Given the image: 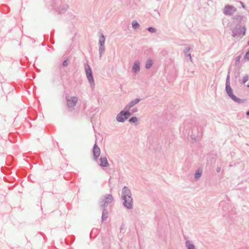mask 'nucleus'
I'll return each mask as SVG.
<instances>
[{
  "label": "nucleus",
  "instance_id": "19",
  "mask_svg": "<svg viewBox=\"0 0 249 249\" xmlns=\"http://www.w3.org/2000/svg\"><path fill=\"white\" fill-rule=\"evenodd\" d=\"M132 26L133 29H136L139 27L140 25L136 20H133L132 22Z\"/></svg>",
  "mask_w": 249,
  "mask_h": 249
},
{
  "label": "nucleus",
  "instance_id": "6",
  "mask_svg": "<svg viewBox=\"0 0 249 249\" xmlns=\"http://www.w3.org/2000/svg\"><path fill=\"white\" fill-rule=\"evenodd\" d=\"M237 9L236 8L231 5H226L223 9V13L226 16H231L236 11Z\"/></svg>",
  "mask_w": 249,
  "mask_h": 249
},
{
  "label": "nucleus",
  "instance_id": "12",
  "mask_svg": "<svg viewBox=\"0 0 249 249\" xmlns=\"http://www.w3.org/2000/svg\"><path fill=\"white\" fill-rule=\"evenodd\" d=\"M100 165L103 167H107L109 166V163L107 161V158L106 157H101L100 159Z\"/></svg>",
  "mask_w": 249,
  "mask_h": 249
},
{
  "label": "nucleus",
  "instance_id": "8",
  "mask_svg": "<svg viewBox=\"0 0 249 249\" xmlns=\"http://www.w3.org/2000/svg\"><path fill=\"white\" fill-rule=\"evenodd\" d=\"M67 101V105L69 108H72L76 105L78 101V98L75 96L73 97H66Z\"/></svg>",
  "mask_w": 249,
  "mask_h": 249
},
{
  "label": "nucleus",
  "instance_id": "3",
  "mask_svg": "<svg viewBox=\"0 0 249 249\" xmlns=\"http://www.w3.org/2000/svg\"><path fill=\"white\" fill-rule=\"evenodd\" d=\"M85 73L90 87L91 89H94L95 86L94 80L93 77L91 69L89 65L87 63L85 64Z\"/></svg>",
  "mask_w": 249,
  "mask_h": 249
},
{
  "label": "nucleus",
  "instance_id": "29",
  "mask_svg": "<svg viewBox=\"0 0 249 249\" xmlns=\"http://www.w3.org/2000/svg\"><path fill=\"white\" fill-rule=\"evenodd\" d=\"M187 56L189 58V59L192 61V59L191 54L190 53L188 54Z\"/></svg>",
  "mask_w": 249,
  "mask_h": 249
},
{
  "label": "nucleus",
  "instance_id": "2",
  "mask_svg": "<svg viewBox=\"0 0 249 249\" xmlns=\"http://www.w3.org/2000/svg\"><path fill=\"white\" fill-rule=\"evenodd\" d=\"M246 28L245 26L238 24L232 30V36L236 39L242 38L246 34Z\"/></svg>",
  "mask_w": 249,
  "mask_h": 249
},
{
  "label": "nucleus",
  "instance_id": "30",
  "mask_svg": "<svg viewBox=\"0 0 249 249\" xmlns=\"http://www.w3.org/2000/svg\"><path fill=\"white\" fill-rule=\"evenodd\" d=\"M241 4H242V7L244 8H245V6L244 5V4L243 3H241Z\"/></svg>",
  "mask_w": 249,
  "mask_h": 249
},
{
  "label": "nucleus",
  "instance_id": "18",
  "mask_svg": "<svg viewBox=\"0 0 249 249\" xmlns=\"http://www.w3.org/2000/svg\"><path fill=\"white\" fill-rule=\"evenodd\" d=\"M105 50V46H99V57L101 58Z\"/></svg>",
  "mask_w": 249,
  "mask_h": 249
},
{
  "label": "nucleus",
  "instance_id": "26",
  "mask_svg": "<svg viewBox=\"0 0 249 249\" xmlns=\"http://www.w3.org/2000/svg\"><path fill=\"white\" fill-rule=\"evenodd\" d=\"M132 111L133 113H135L138 111V109L136 107L133 108L132 109Z\"/></svg>",
  "mask_w": 249,
  "mask_h": 249
},
{
  "label": "nucleus",
  "instance_id": "21",
  "mask_svg": "<svg viewBox=\"0 0 249 249\" xmlns=\"http://www.w3.org/2000/svg\"><path fill=\"white\" fill-rule=\"evenodd\" d=\"M138 119L136 117H133L129 120V122L131 123H135L138 121Z\"/></svg>",
  "mask_w": 249,
  "mask_h": 249
},
{
  "label": "nucleus",
  "instance_id": "28",
  "mask_svg": "<svg viewBox=\"0 0 249 249\" xmlns=\"http://www.w3.org/2000/svg\"><path fill=\"white\" fill-rule=\"evenodd\" d=\"M120 231L121 232H124V225H122L121 229H120Z\"/></svg>",
  "mask_w": 249,
  "mask_h": 249
},
{
  "label": "nucleus",
  "instance_id": "16",
  "mask_svg": "<svg viewBox=\"0 0 249 249\" xmlns=\"http://www.w3.org/2000/svg\"><path fill=\"white\" fill-rule=\"evenodd\" d=\"M108 213L107 211L105 208H104L102 216V221H105L107 219L108 217Z\"/></svg>",
  "mask_w": 249,
  "mask_h": 249
},
{
  "label": "nucleus",
  "instance_id": "13",
  "mask_svg": "<svg viewBox=\"0 0 249 249\" xmlns=\"http://www.w3.org/2000/svg\"><path fill=\"white\" fill-rule=\"evenodd\" d=\"M185 246L187 249H196V247L193 242L189 240L185 241Z\"/></svg>",
  "mask_w": 249,
  "mask_h": 249
},
{
  "label": "nucleus",
  "instance_id": "24",
  "mask_svg": "<svg viewBox=\"0 0 249 249\" xmlns=\"http://www.w3.org/2000/svg\"><path fill=\"white\" fill-rule=\"evenodd\" d=\"M244 57L246 59H249V51L246 53Z\"/></svg>",
  "mask_w": 249,
  "mask_h": 249
},
{
  "label": "nucleus",
  "instance_id": "33",
  "mask_svg": "<svg viewBox=\"0 0 249 249\" xmlns=\"http://www.w3.org/2000/svg\"><path fill=\"white\" fill-rule=\"evenodd\" d=\"M190 135V131L188 132V134H187V136L189 135Z\"/></svg>",
  "mask_w": 249,
  "mask_h": 249
},
{
  "label": "nucleus",
  "instance_id": "11",
  "mask_svg": "<svg viewBox=\"0 0 249 249\" xmlns=\"http://www.w3.org/2000/svg\"><path fill=\"white\" fill-rule=\"evenodd\" d=\"M93 155L94 156V159L96 160L97 158L99 157L101 153L100 149L99 147L97 146L96 143H95L93 147Z\"/></svg>",
  "mask_w": 249,
  "mask_h": 249
},
{
  "label": "nucleus",
  "instance_id": "20",
  "mask_svg": "<svg viewBox=\"0 0 249 249\" xmlns=\"http://www.w3.org/2000/svg\"><path fill=\"white\" fill-rule=\"evenodd\" d=\"M230 86V75L228 74L226 78V87H229Z\"/></svg>",
  "mask_w": 249,
  "mask_h": 249
},
{
  "label": "nucleus",
  "instance_id": "31",
  "mask_svg": "<svg viewBox=\"0 0 249 249\" xmlns=\"http://www.w3.org/2000/svg\"><path fill=\"white\" fill-rule=\"evenodd\" d=\"M246 114L248 116H249V110L247 112Z\"/></svg>",
  "mask_w": 249,
  "mask_h": 249
},
{
  "label": "nucleus",
  "instance_id": "32",
  "mask_svg": "<svg viewBox=\"0 0 249 249\" xmlns=\"http://www.w3.org/2000/svg\"><path fill=\"white\" fill-rule=\"evenodd\" d=\"M189 50H190V49H189V48H187L186 49V51H189Z\"/></svg>",
  "mask_w": 249,
  "mask_h": 249
},
{
  "label": "nucleus",
  "instance_id": "22",
  "mask_svg": "<svg viewBox=\"0 0 249 249\" xmlns=\"http://www.w3.org/2000/svg\"><path fill=\"white\" fill-rule=\"evenodd\" d=\"M249 77L248 74H246L245 75H244V76L243 78V80H242L243 84H245V83H246L249 80Z\"/></svg>",
  "mask_w": 249,
  "mask_h": 249
},
{
  "label": "nucleus",
  "instance_id": "9",
  "mask_svg": "<svg viewBox=\"0 0 249 249\" xmlns=\"http://www.w3.org/2000/svg\"><path fill=\"white\" fill-rule=\"evenodd\" d=\"M141 101L140 98H136L131 102H130L128 104L125 106L124 107V110H126L127 112H130V109L133 107L135 105L138 104Z\"/></svg>",
  "mask_w": 249,
  "mask_h": 249
},
{
  "label": "nucleus",
  "instance_id": "35",
  "mask_svg": "<svg viewBox=\"0 0 249 249\" xmlns=\"http://www.w3.org/2000/svg\"><path fill=\"white\" fill-rule=\"evenodd\" d=\"M239 57H237V60H239Z\"/></svg>",
  "mask_w": 249,
  "mask_h": 249
},
{
  "label": "nucleus",
  "instance_id": "14",
  "mask_svg": "<svg viewBox=\"0 0 249 249\" xmlns=\"http://www.w3.org/2000/svg\"><path fill=\"white\" fill-rule=\"evenodd\" d=\"M202 174V169L199 168H198L195 172L194 174V178L196 179H199L201 177Z\"/></svg>",
  "mask_w": 249,
  "mask_h": 249
},
{
  "label": "nucleus",
  "instance_id": "1",
  "mask_svg": "<svg viewBox=\"0 0 249 249\" xmlns=\"http://www.w3.org/2000/svg\"><path fill=\"white\" fill-rule=\"evenodd\" d=\"M121 197L123 200L124 206L128 209L133 208V199L130 190L127 187L124 186L122 189Z\"/></svg>",
  "mask_w": 249,
  "mask_h": 249
},
{
  "label": "nucleus",
  "instance_id": "23",
  "mask_svg": "<svg viewBox=\"0 0 249 249\" xmlns=\"http://www.w3.org/2000/svg\"><path fill=\"white\" fill-rule=\"evenodd\" d=\"M147 30L149 32L152 33H155L157 32L156 29L152 27H148Z\"/></svg>",
  "mask_w": 249,
  "mask_h": 249
},
{
  "label": "nucleus",
  "instance_id": "7",
  "mask_svg": "<svg viewBox=\"0 0 249 249\" xmlns=\"http://www.w3.org/2000/svg\"><path fill=\"white\" fill-rule=\"evenodd\" d=\"M225 90L228 96L234 102L238 103H240L242 102L241 99L237 97L233 94V90L231 86L226 87Z\"/></svg>",
  "mask_w": 249,
  "mask_h": 249
},
{
  "label": "nucleus",
  "instance_id": "34",
  "mask_svg": "<svg viewBox=\"0 0 249 249\" xmlns=\"http://www.w3.org/2000/svg\"><path fill=\"white\" fill-rule=\"evenodd\" d=\"M247 87L249 88V83L247 85Z\"/></svg>",
  "mask_w": 249,
  "mask_h": 249
},
{
  "label": "nucleus",
  "instance_id": "15",
  "mask_svg": "<svg viewBox=\"0 0 249 249\" xmlns=\"http://www.w3.org/2000/svg\"><path fill=\"white\" fill-rule=\"evenodd\" d=\"M106 38L105 36L103 34H101V36L99 37V46H105Z\"/></svg>",
  "mask_w": 249,
  "mask_h": 249
},
{
  "label": "nucleus",
  "instance_id": "36",
  "mask_svg": "<svg viewBox=\"0 0 249 249\" xmlns=\"http://www.w3.org/2000/svg\"><path fill=\"white\" fill-rule=\"evenodd\" d=\"M239 57H237V60H239Z\"/></svg>",
  "mask_w": 249,
  "mask_h": 249
},
{
  "label": "nucleus",
  "instance_id": "17",
  "mask_svg": "<svg viewBox=\"0 0 249 249\" xmlns=\"http://www.w3.org/2000/svg\"><path fill=\"white\" fill-rule=\"evenodd\" d=\"M153 64V62L152 60L150 58L148 59L146 61L145 68L147 69H150L152 67Z\"/></svg>",
  "mask_w": 249,
  "mask_h": 249
},
{
  "label": "nucleus",
  "instance_id": "4",
  "mask_svg": "<svg viewBox=\"0 0 249 249\" xmlns=\"http://www.w3.org/2000/svg\"><path fill=\"white\" fill-rule=\"evenodd\" d=\"M113 200L111 195L108 194L104 196L100 200V205L101 207L105 208L109 204L111 203Z\"/></svg>",
  "mask_w": 249,
  "mask_h": 249
},
{
  "label": "nucleus",
  "instance_id": "5",
  "mask_svg": "<svg viewBox=\"0 0 249 249\" xmlns=\"http://www.w3.org/2000/svg\"><path fill=\"white\" fill-rule=\"evenodd\" d=\"M131 114L130 112H127L126 110H123L119 112L116 116V120L118 122L123 123L127 120Z\"/></svg>",
  "mask_w": 249,
  "mask_h": 249
},
{
  "label": "nucleus",
  "instance_id": "10",
  "mask_svg": "<svg viewBox=\"0 0 249 249\" xmlns=\"http://www.w3.org/2000/svg\"><path fill=\"white\" fill-rule=\"evenodd\" d=\"M140 71V62L138 60H136L134 61L132 68V73L137 74Z\"/></svg>",
  "mask_w": 249,
  "mask_h": 249
},
{
  "label": "nucleus",
  "instance_id": "25",
  "mask_svg": "<svg viewBox=\"0 0 249 249\" xmlns=\"http://www.w3.org/2000/svg\"><path fill=\"white\" fill-rule=\"evenodd\" d=\"M62 65L63 66H67L68 65V63L67 60H64L62 63Z\"/></svg>",
  "mask_w": 249,
  "mask_h": 249
},
{
  "label": "nucleus",
  "instance_id": "27",
  "mask_svg": "<svg viewBox=\"0 0 249 249\" xmlns=\"http://www.w3.org/2000/svg\"><path fill=\"white\" fill-rule=\"evenodd\" d=\"M216 171L217 172L219 173L221 171V167H217L216 169Z\"/></svg>",
  "mask_w": 249,
  "mask_h": 249
}]
</instances>
